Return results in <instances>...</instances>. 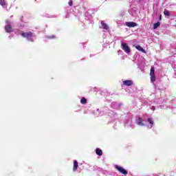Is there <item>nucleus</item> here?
Returning <instances> with one entry per match:
<instances>
[{
	"mask_svg": "<svg viewBox=\"0 0 176 176\" xmlns=\"http://www.w3.org/2000/svg\"><path fill=\"white\" fill-rule=\"evenodd\" d=\"M150 76H151V83H153V85H155V81L156 80V76H155V69H153V67L151 68Z\"/></svg>",
	"mask_w": 176,
	"mask_h": 176,
	"instance_id": "nucleus-6",
	"label": "nucleus"
},
{
	"mask_svg": "<svg viewBox=\"0 0 176 176\" xmlns=\"http://www.w3.org/2000/svg\"><path fill=\"white\" fill-rule=\"evenodd\" d=\"M159 27H160V22H157L153 25V30H157Z\"/></svg>",
	"mask_w": 176,
	"mask_h": 176,
	"instance_id": "nucleus-18",
	"label": "nucleus"
},
{
	"mask_svg": "<svg viewBox=\"0 0 176 176\" xmlns=\"http://www.w3.org/2000/svg\"><path fill=\"white\" fill-rule=\"evenodd\" d=\"M19 35H21L23 38H26L30 42H34L35 41V35L32 32H19Z\"/></svg>",
	"mask_w": 176,
	"mask_h": 176,
	"instance_id": "nucleus-1",
	"label": "nucleus"
},
{
	"mask_svg": "<svg viewBox=\"0 0 176 176\" xmlns=\"http://www.w3.org/2000/svg\"><path fill=\"white\" fill-rule=\"evenodd\" d=\"M120 53H122V50L118 51V54H120Z\"/></svg>",
	"mask_w": 176,
	"mask_h": 176,
	"instance_id": "nucleus-25",
	"label": "nucleus"
},
{
	"mask_svg": "<svg viewBox=\"0 0 176 176\" xmlns=\"http://www.w3.org/2000/svg\"><path fill=\"white\" fill-rule=\"evenodd\" d=\"M115 168H116V170H118V171H119L120 173H121V174H124V175H127L128 173L127 170H126L124 168H123V167L122 166H119L118 165L115 166Z\"/></svg>",
	"mask_w": 176,
	"mask_h": 176,
	"instance_id": "nucleus-8",
	"label": "nucleus"
},
{
	"mask_svg": "<svg viewBox=\"0 0 176 176\" xmlns=\"http://www.w3.org/2000/svg\"><path fill=\"white\" fill-rule=\"evenodd\" d=\"M111 107L113 109H119V108H120V104L116 102H113L111 104Z\"/></svg>",
	"mask_w": 176,
	"mask_h": 176,
	"instance_id": "nucleus-10",
	"label": "nucleus"
},
{
	"mask_svg": "<svg viewBox=\"0 0 176 176\" xmlns=\"http://www.w3.org/2000/svg\"><path fill=\"white\" fill-rule=\"evenodd\" d=\"M135 48L139 50V52H142V53H145V50L141 45H137Z\"/></svg>",
	"mask_w": 176,
	"mask_h": 176,
	"instance_id": "nucleus-16",
	"label": "nucleus"
},
{
	"mask_svg": "<svg viewBox=\"0 0 176 176\" xmlns=\"http://www.w3.org/2000/svg\"><path fill=\"white\" fill-rule=\"evenodd\" d=\"M124 127L126 129H135V125L133 123V118L129 117L128 119H126L124 121Z\"/></svg>",
	"mask_w": 176,
	"mask_h": 176,
	"instance_id": "nucleus-2",
	"label": "nucleus"
},
{
	"mask_svg": "<svg viewBox=\"0 0 176 176\" xmlns=\"http://www.w3.org/2000/svg\"><path fill=\"white\" fill-rule=\"evenodd\" d=\"M155 109H156V108L155 107V106H152V107H151V111H155Z\"/></svg>",
	"mask_w": 176,
	"mask_h": 176,
	"instance_id": "nucleus-24",
	"label": "nucleus"
},
{
	"mask_svg": "<svg viewBox=\"0 0 176 176\" xmlns=\"http://www.w3.org/2000/svg\"><path fill=\"white\" fill-rule=\"evenodd\" d=\"M96 153L98 155V156H102V150L97 148L96 149Z\"/></svg>",
	"mask_w": 176,
	"mask_h": 176,
	"instance_id": "nucleus-14",
	"label": "nucleus"
},
{
	"mask_svg": "<svg viewBox=\"0 0 176 176\" xmlns=\"http://www.w3.org/2000/svg\"><path fill=\"white\" fill-rule=\"evenodd\" d=\"M122 49L124 50V52H125V53H126L127 54H129L131 51L130 50V47H129V45H127V43H122Z\"/></svg>",
	"mask_w": 176,
	"mask_h": 176,
	"instance_id": "nucleus-7",
	"label": "nucleus"
},
{
	"mask_svg": "<svg viewBox=\"0 0 176 176\" xmlns=\"http://www.w3.org/2000/svg\"><path fill=\"white\" fill-rule=\"evenodd\" d=\"M164 14L165 16H167V17H169V16H171V14H170V11H168L167 10H164Z\"/></svg>",
	"mask_w": 176,
	"mask_h": 176,
	"instance_id": "nucleus-20",
	"label": "nucleus"
},
{
	"mask_svg": "<svg viewBox=\"0 0 176 176\" xmlns=\"http://www.w3.org/2000/svg\"><path fill=\"white\" fill-rule=\"evenodd\" d=\"M160 20H162V15L160 16Z\"/></svg>",
	"mask_w": 176,
	"mask_h": 176,
	"instance_id": "nucleus-26",
	"label": "nucleus"
},
{
	"mask_svg": "<svg viewBox=\"0 0 176 176\" xmlns=\"http://www.w3.org/2000/svg\"><path fill=\"white\" fill-rule=\"evenodd\" d=\"M69 6H72V5H73V1H72V0H69Z\"/></svg>",
	"mask_w": 176,
	"mask_h": 176,
	"instance_id": "nucleus-23",
	"label": "nucleus"
},
{
	"mask_svg": "<svg viewBox=\"0 0 176 176\" xmlns=\"http://www.w3.org/2000/svg\"><path fill=\"white\" fill-rule=\"evenodd\" d=\"M125 25H126V27H129V28H133L134 27H137L138 24L135 22H126Z\"/></svg>",
	"mask_w": 176,
	"mask_h": 176,
	"instance_id": "nucleus-9",
	"label": "nucleus"
},
{
	"mask_svg": "<svg viewBox=\"0 0 176 176\" xmlns=\"http://www.w3.org/2000/svg\"><path fill=\"white\" fill-rule=\"evenodd\" d=\"M5 31L8 33L13 32V29L12 28L11 23L9 20L6 21Z\"/></svg>",
	"mask_w": 176,
	"mask_h": 176,
	"instance_id": "nucleus-3",
	"label": "nucleus"
},
{
	"mask_svg": "<svg viewBox=\"0 0 176 176\" xmlns=\"http://www.w3.org/2000/svg\"><path fill=\"white\" fill-rule=\"evenodd\" d=\"M80 102L82 104H87V99L86 98H82L80 100Z\"/></svg>",
	"mask_w": 176,
	"mask_h": 176,
	"instance_id": "nucleus-19",
	"label": "nucleus"
},
{
	"mask_svg": "<svg viewBox=\"0 0 176 176\" xmlns=\"http://www.w3.org/2000/svg\"><path fill=\"white\" fill-rule=\"evenodd\" d=\"M76 170H78V161L74 160V166H73V171H76Z\"/></svg>",
	"mask_w": 176,
	"mask_h": 176,
	"instance_id": "nucleus-15",
	"label": "nucleus"
},
{
	"mask_svg": "<svg viewBox=\"0 0 176 176\" xmlns=\"http://www.w3.org/2000/svg\"><path fill=\"white\" fill-rule=\"evenodd\" d=\"M47 38H48V39H54V38H56L55 35H52L51 36H47Z\"/></svg>",
	"mask_w": 176,
	"mask_h": 176,
	"instance_id": "nucleus-22",
	"label": "nucleus"
},
{
	"mask_svg": "<svg viewBox=\"0 0 176 176\" xmlns=\"http://www.w3.org/2000/svg\"><path fill=\"white\" fill-rule=\"evenodd\" d=\"M122 83L124 86H132L133 81L130 80H124Z\"/></svg>",
	"mask_w": 176,
	"mask_h": 176,
	"instance_id": "nucleus-12",
	"label": "nucleus"
},
{
	"mask_svg": "<svg viewBox=\"0 0 176 176\" xmlns=\"http://www.w3.org/2000/svg\"><path fill=\"white\" fill-rule=\"evenodd\" d=\"M156 102L157 104H162L163 101L162 100V98H159L157 99V100L156 101Z\"/></svg>",
	"mask_w": 176,
	"mask_h": 176,
	"instance_id": "nucleus-21",
	"label": "nucleus"
},
{
	"mask_svg": "<svg viewBox=\"0 0 176 176\" xmlns=\"http://www.w3.org/2000/svg\"><path fill=\"white\" fill-rule=\"evenodd\" d=\"M100 28H101L102 30H104V32H107L108 31H109V26H108V25L107 23H105V21H100Z\"/></svg>",
	"mask_w": 176,
	"mask_h": 176,
	"instance_id": "nucleus-5",
	"label": "nucleus"
},
{
	"mask_svg": "<svg viewBox=\"0 0 176 176\" xmlns=\"http://www.w3.org/2000/svg\"><path fill=\"white\" fill-rule=\"evenodd\" d=\"M94 115L96 118H98V116H101V112H100V109H96V111H94Z\"/></svg>",
	"mask_w": 176,
	"mask_h": 176,
	"instance_id": "nucleus-13",
	"label": "nucleus"
},
{
	"mask_svg": "<svg viewBox=\"0 0 176 176\" xmlns=\"http://www.w3.org/2000/svg\"><path fill=\"white\" fill-rule=\"evenodd\" d=\"M147 122L150 124V125H147L148 129H152L153 127V120L152 118H149L147 120Z\"/></svg>",
	"mask_w": 176,
	"mask_h": 176,
	"instance_id": "nucleus-11",
	"label": "nucleus"
},
{
	"mask_svg": "<svg viewBox=\"0 0 176 176\" xmlns=\"http://www.w3.org/2000/svg\"><path fill=\"white\" fill-rule=\"evenodd\" d=\"M0 5L3 8H6V0H0Z\"/></svg>",
	"mask_w": 176,
	"mask_h": 176,
	"instance_id": "nucleus-17",
	"label": "nucleus"
},
{
	"mask_svg": "<svg viewBox=\"0 0 176 176\" xmlns=\"http://www.w3.org/2000/svg\"><path fill=\"white\" fill-rule=\"evenodd\" d=\"M135 123L138 124V126H146V120H144L141 117H139L138 119L135 120Z\"/></svg>",
	"mask_w": 176,
	"mask_h": 176,
	"instance_id": "nucleus-4",
	"label": "nucleus"
}]
</instances>
